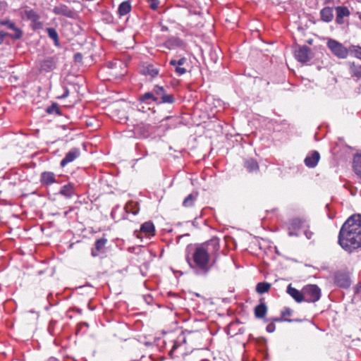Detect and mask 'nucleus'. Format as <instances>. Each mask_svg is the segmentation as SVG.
<instances>
[{"label":"nucleus","mask_w":361,"mask_h":361,"mask_svg":"<svg viewBox=\"0 0 361 361\" xmlns=\"http://www.w3.org/2000/svg\"><path fill=\"white\" fill-rule=\"evenodd\" d=\"M219 249L216 240H211L202 244L189 245L185 249V260L192 272L200 276H206L211 270L213 255Z\"/></svg>","instance_id":"f257e3e1"},{"label":"nucleus","mask_w":361,"mask_h":361,"mask_svg":"<svg viewBox=\"0 0 361 361\" xmlns=\"http://www.w3.org/2000/svg\"><path fill=\"white\" fill-rule=\"evenodd\" d=\"M338 243L348 253L361 247V214H353L344 222L338 233Z\"/></svg>","instance_id":"f03ea898"},{"label":"nucleus","mask_w":361,"mask_h":361,"mask_svg":"<svg viewBox=\"0 0 361 361\" xmlns=\"http://www.w3.org/2000/svg\"><path fill=\"white\" fill-rule=\"evenodd\" d=\"M190 352L186 349V338L184 334H180L174 341L173 347L169 352L171 357H184Z\"/></svg>","instance_id":"7ed1b4c3"},{"label":"nucleus","mask_w":361,"mask_h":361,"mask_svg":"<svg viewBox=\"0 0 361 361\" xmlns=\"http://www.w3.org/2000/svg\"><path fill=\"white\" fill-rule=\"evenodd\" d=\"M304 302H315L321 298V289L313 284L303 287Z\"/></svg>","instance_id":"20e7f679"},{"label":"nucleus","mask_w":361,"mask_h":361,"mask_svg":"<svg viewBox=\"0 0 361 361\" xmlns=\"http://www.w3.org/2000/svg\"><path fill=\"white\" fill-rule=\"evenodd\" d=\"M327 47L332 54L339 59H345L348 55V50L339 42L329 39L326 43Z\"/></svg>","instance_id":"39448f33"},{"label":"nucleus","mask_w":361,"mask_h":361,"mask_svg":"<svg viewBox=\"0 0 361 361\" xmlns=\"http://www.w3.org/2000/svg\"><path fill=\"white\" fill-rule=\"evenodd\" d=\"M169 65L173 67V71L178 76L184 75L187 72V67L189 64L185 57L178 59H172L169 61Z\"/></svg>","instance_id":"423d86ee"},{"label":"nucleus","mask_w":361,"mask_h":361,"mask_svg":"<svg viewBox=\"0 0 361 361\" xmlns=\"http://www.w3.org/2000/svg\"><path fill=\"white\" fill-rule=\"evenodd\" d=\"M310 228V226L305 220L295 218L290 221L288 225V235L290 236H298V231L301 228Z\"/></svg>","instance_id":"0eeeda50"},{"label":"nucleus","mask_w":361,"mask_h":361,"mask_svg":"<svg viewBox=\"0 0 361 361\" xmlns=\"http://www.w3.org/2000/svg\"><path fill=\"white\" fill-rule=\"evenodd\" d=\"M295 59L302 63L310 61L313 57L311 49L306 45L299 47L295 51Z\"/></svg>","instance_id":"6e6552de"},{"label":"nucleus","mask_w":361,"mask_h":361,"mask_svg":"<svg viewBox=\"0 0 361 361\" xmlns=\"http://www.w3.org/2000/svg\"><path fill=\"white\" fill-rule=\"evenodd\" d=\"M334 283L341 288H347L350 286L351 281L349 274L344 271H337L334 276Z\"/></svg>","instance_id":"1a4fd4ad"},{"label":"nucleus","mask_w":361,"mask_h":361,"mask_svg":"<svg viewBox=\"0 0 361 361\" xmlns=\"http://www.w3.org/2000/svg\"><path fill=\"white\" fill-rule=\"evenodd\" d=\"M107 239L105 237H102L96 240L94 247L92 248L91 255L93 257H98L101 254L105 252V246L107 243Z\"/></svg>","instance_id":"9d476101"},{"label":"nucleus","mask_w":361,"mask_h":361,"mask_svg":"<svg viewBox=\"0 0 361 361\" xmlns=\"http://www.w3.org/2000/svg\"><path fill=\"white\" fill-rule=\"evenodd\" d=\"M23 18H27L30 20L35 26L36 28L41 27V23L39 22V16L33 9H25L21 12Z\"/></svg>","instance_id":"9b49d317"},{"label":"nucleus","mask_w":361,"mask_h":361,"mask_svg":"<svg viewBox=\"0 0 361 361\" xmlns=\"http://www.w3.org/2000/svg\"><path fill=\"white\" fill-rule=\"evenodd\" d=\"M80 155V150L77 147L71 149L66 154L65 157L61 161V167L66 166L68 164L73 161Z\"/></svg>","instance_id":"f8f14e48"},{"label":"nucleus","mask_w":361,"mask_h":361,"mask_svg":"<svg viewBox=\"0 0 361 361\" xmlns=\"http://www.w3.org/2000/svg\"><path fill=\"white\" fill-rule=\"evenodd\" d=\"M336 23L342 25L345 23L344 18L348 17L350 14L349 9L345 6H336Z\"/></svg>","instance_id":"ddd939ff"},{"label":"nucleus","mask_w":361,"mask_h":361,"mask_svg":"<svg viewBox=\"0 0 361 361\" xmlns=\"http://www.w3.org/2000/svg\"><path fill=\"white\" fill-rule=\"evenodd\" d=\"M1 25L6 26L8 29L12 30L14 31L13 34H10L9 37H11L12 39H20L22 37L23 32L20 29L18 28L16 26V24L9 20H4L1 21Z\"/></svg>","instance_id":"4468645a"},{"label":"nucleus","mask_w":361,"mask_h":361,"mask_svg":"<svg viewBox=\"0 0 361 361\" xmlns=\"http://www.w3.org/2000/svg\"><path fill=\"white\" fill-rule=\"evenodd\" d=\"M287 293L291 296L294 300L298 303L304 302L303 288L302 290H299L289 284L286 290Z\"/></svg>","instance_id":"2eb2a0df"},{"label":"nucleus","mask_w":361,"mask_h":361,"mask_svg":"<svg viewBox=\"0 0 361 361\" xmlns=\"http://www.w3.org/2000/svg\"><path fill=\"white\" fill-rule=\"evenodd\" d=\"M320 159L319 153L317 151L311 152L305 159L304 162L306 166L314 168Z\"/></svg>","instance_id":"dca6fc26"},{"label":"nucleus","mask_w":361,"mask_h":361,"mask_svg":"<svg viewBox=\"0 0 361 361\" xmlns=\"http://www.w3.org/2000/svg\"><path fill=\"white\" fill-rule=\"evenodd\" d=\"M40 182L43 185H50L56 182V175L51 171H44L41 173Z\"/></svg>","instance_id":"f3484780"},{"label":"nucleus","mask_w":361,"mask_h":361,"mask_svg":"<svg viewBox=\"0 0 361 361\" xmlns=\"http://www.w3.org/2000/svg\"><path fill=\"white\" fill-rule=\"evenodd\" d=\"M56 61L53 57H48L44 59L40 63V71L50 72L55 68Z\"/></svg>","instance_id":"a211bd4d"},{"label":"nucleus","mask_w":361,"mask_h":361,"mask_svg":"<svg viewBox=\"0 0 361 361\" xmlns=\"http://www.w3.org/2000/svg\"><path fill=\"white\" fill-rule=\"evenodd\" d=\"M59 193L66 198H71L75 194V185L73 183H68L61 187Z\"/></svg>","instance_id":"6ab92c4d"},{"label":"nucleus","mask_w":361,"mask_h":361,"mask_svg":"<svg viewBox=\"0 0 361 361\" xmlns=\"http://www.w3.org/2000/svg\"><path fill=\"white\" fill-rule=\"evenodd\" d=\"M183 42L178 37H171L165 42V46L169 49H173L177 47H181L183 45Z\"/></svg>","instance_id":"aec40b11"},{"label":"nucleus","mask_w":361,"mask_h":361,"mask_svg":"<svg viewBox=\"0 0 361 361\" xmlns=\"http://www.w3.org/2000/svg\"><path fill=\"white\" fill-rule=\"evenodd\" d=\"M267 312V307L265 302L261 300L260 303L255 308V316L256 318L262 319Z\"/></svg>","instance_id":"412c9836"},{"label":"nucleus","mask_w":361,"mask_h":361,"mask_svg":"<svg viewBox=\"0 0 361 361\" xmlns=\"http://www.w3.org/2000/svg\"><path fill=\"white\" fill-rule=\"evenodd\" d=\"M321 19L326 22L329 23L333 20L334 13L333 8L331 7H324L320 11Z\"/></svg>","instance_id":"4be33fe9"},{"label":"nucleus","mask_w":361,"mask_h":361,"mask_svg":"<svg viewBox=\"0 0 361 361\" xmlns=\"http://www.w3.org/2000/svg\"><path fill=\"white\" fill-rule=\"evenodd\" d=\"M140 101L147 104L151 103V101L159 103V97L155 96L153 90L152 92H145L140 96Z\"/></svg>","instance_id":"5701e85b"},{"label":"nucleus","mask_w":361,"mask_h":361,"mask_svg":"<svg viewBox=\"0 0 361 361\" xmlns=\"http://www.w3.org/2000/svg\"><path fill=\"white\" fill-rule=\"evenodd\" d=\"M244 166L250 173H254L259 171V164L257 161L252 158L246 159L244 162Z\"/></svg>","instance_id":"b1692460"},{"label":"nucleus","mask_w":361,"mask_h":361,"mask_svg":"<svg viewBox=\"0 0 361 361\" xmlns=\"http://www.w3.org/2000/svg\"><path fill=\"white\" fill-rule=\"evenodd\" d=\"M353 168L355 173L361 179V154H357L354 156Z\"/></svg>","instance_id":"393cba45"},{"label":"nucleus","mask_w":361,"mask_h":361,"mask_svg":"<svg viewBox=\"0 0 361 361\" xmlns=\"http://www.w3.org/2000/svg\"><path fill=\"white\" fill-rule=\"evenodd\" d=\"M159 73V69L153 64H148L143 68L142 73L145 75H149L151 78H155Z\"/></svg>","instance_id":"a878e982"},{"label":"nucleus","mask_w":361,"mask_h":361,"mask_svg":"<svg viewBox=\"0 0 361 361\" xmlns=\"http://www.w3.org/2000/svg\"><path fill=\"white\" fill-rule=\"evenodd\" d=\"M54 13L56 15H63L66 17L73 16V11L64 5L54 7Z\"/></svg>","instance_id":"bb28decb"},{"label":"nucleus","mask_w":361,"mask_h":361,"mask_svg":"<svg viewBox=\"0 0 361 361\" xmlns=\"http://www.w3.org/2000/svg\"><path fill=\"white\" fill-rule=\"evenodd\" d=\"M131 11V4L130 1H123L118 8V13L121 16H123L129 13Z\"/></svg>","instance_id":"cd10ccee"},{"label":"nucleus","mask_w":361,"mask_h":361,"mask_svg":"<svg viewBox=\"0 0 361 361\" xmlns=\"http://www.w3.org/2000/svg\"><path fill=\"white\" fill-rule=\"evenodd\" d=\"M140 231L149 235H154L155 228L152 222L146 221L141 226Z\"/></svg>","instance_id":"c85d7f7f"},{"label":"nucleus","mask_w":361,"mask_h":361,"mask_svg":"<svg viewBox=\"0 0 361 361\" xmlns=\"http://www.w3.org/2000/svg\"><path fill=\"white\" fill-rule=\"evenodd\" d=\"M47 35L50 39L54 41V45L59 47L60 45L59 35L56 30V29L53 27H47L46 29Z\"/></svg>","instance_id":"c756f323"},{"label":"nucleus","mask_w":361,"mask_h":361,"mask_svg":"<svg viewBox=\"0 0 361 361\" xmlns=\"http://www.w3.org/2000/svg\"><path fill=\"white\" fill-rule=\"evenodd\" d=\"M125 209H126V212L131 213L133 215H136L139 212V210H140L138 204L137 202H135L133 201L128 202L126 204Z\"/></svg>","instance_id":"7c9ffc66"},{"label":"nucleus","mask_w":361,"mask_h":361,"mask_svg":"<svg viewBox=\"0 0 361 361\" xmlns=\"http://www.w3.org/2000/svg\"><path fill=\"white\" fill-rule=\"evenodd\" d=\"M350 71L352 76L357 79L361 78V65L352 63L350 66Z\"/></svg>","instance_id":"2f4dec72"},{"label":"nucleus","mask_w":361,"mask_h":361,"mask_svg":"<svg viewBox=\"0 0 361 361\" xmlns=\"http://www.w3.org/2000/svg\"><path fill=\"white\" fill-rule=\"evenodd\" d=\"M197 193H191L188 195L183 202V206L185 207H190L194 204V202L197 200Z\"/></svg>","instance_id":"473e14b6"},{"label":"nucleus","mask_w":361,"mask_h":361,"mask_svg":"<svg viewBox=\"0 0 361 361\" xmlns=\"http://www.w3.org/2000/svg\"><path fill=\"white\" fill-rule=\"evenodd\" d=\"M271 284L267 282H260L257 284L256 290L259 294H263L269 291Z\"/></svg>","instance_id":"72a5a7b5"},{"label":"nucleus","mask_w":361,"mask_h":361,"mask_svg":"<svg viewBox=\"0 0 361 361\" xmlns=\"http://www.w3.org/2000/svg\"><path fill=\"white\" fill-rule=\"evenodd\" d=\"M174 102H175V98L173 94H168L165 93L163 95L161 100H159L158 104H161V103L173 104Z\"/></svg>","instance_id":"f704fd0d"},{"label":"nucleus","mask_w":361,"mask_h":361,"mask_svg":"<svg viewBox=\"0 0 361 361\" xmlns=\"http://www.w3.org/2000/svg\"><path fill=\"white\" fill-rule=\"evenodd\" d=\"M153 92L157 97H159V100H161L163 95L166 93V90L163 87L155 85L153 88Z\"/></svg>","instance_id":"c9c22d12"},{"label":"nucleus","mask_w":361,"mask_h":361,"mask_svg":"<svg viewBox=\"0 0 361 361\" xmlns=\"http://www.w3.org/2000/svg\"><path fill=\"white\" fill-rule=\"evenodd\" d=\"M47 112L48 114H60L59 109L56 104H53L50 106L47 107Z\"/></svg>","instance_id":"e433bc0d"},{"label":"nucleus","mask_w":361,"mask_h":361,"mask_svg":"<svg viewBox=\"0 0 361 361\" xmlns=\"http://www.w3.org/2000/svg\"><path fill=\"white\" fill-rule=\"evenodd\" d=\"M361 299V283L354 288V300Z\"/></svg>","instance_id":"4c0bfd02"},{"label":"nucleus","mask_w":361,"mask_h":361,"mask_svg":"<svg viewBox=\"0 0 361 361\" xmlns=\"http://www.w3.org/2000/svg\"><path fill=\"white\" fill-rule=\"evenodd\" d=\"M149 5L152 10L156 11L159 5V0H149Z\"/></svg>","instance_id":"58836bf2"},{"label":"nucleus","mask_w":361,"mask_h":361,"mask_svg":"<svg viewBox=\"0 0 361 361\" xmlns=\"http://www.w3.org/2000/svg\"><path fill=\"white\" fill-rule=\"evenodd\" d=\"M292 314V310L290 308H285L281 312V317L283 318L285 321H290V319H288L286 318V317H289Z\"/></svg>","instance_id":"ea45409f"},{"label":"nucleus","mask_w":361,"mask_h":361,"mask_svg":"<svg viewBox=\"0 0 361 361\" xmlns=\"http://www.w3.org/2000/svg\"><path fill=\"white\" fill-rule=\"evenodd\" d=\"M304 234L308 240L312 239L314 236V233L307 227L304 228Z\"/></svg>","instance_id":"a19ab883"},{"label":"nucleus","mask_w":361,"mask_h":361,"mask_svg":"<svg viewBox=\"0 0 361 361\" xmlns=\"http://www.w3.org/2000/svg\"><path fill=\"white\" fill-rule=\"evenodd\" d=\"M276 329V326L274 323H270L267 326L266 330L269 333H273Z\"/></svg>","instance_id":"79ce46f5"},{"label":"nucleus","mask_w":361,"mask_h":361,"mask_svg":"<svg viewBox=\"0 0 361 361\" xmlns=\"http://www.w3.org/2000/svg\"><path fill=\"white\" fill-rule=\"evenodd\" d=\"M355 56L361 59V47H357L355 49Z\"/></svg>","instance_id":"37998d69"},{"label":"nucleus","mask_w":361,"mask_h":361,"mask_svg":"<svg viewBox=\"0 0 361 361\" xmlns=\"http://www.w3.org/2000/svg\"><path fill=\"white\" fill-rule=\"evenodd\" d=\"M69 95V91L68 88H64V92L63 94L60 97L61 99H65Z\"/></svg>","instance_id":"c03bdc74"},{"label":"nucleus","mask_w":361,"mask_h":361,"mask_svg":"<svg viewBox=\"0 0 361 361\" xmlns=\"http://www.w3.org/2000/svg\"><path fill=\"white\" fill-rule=\"evenodd\" d=\"M9 35L10 34L3 32V31L0 32V36H1L3 39H4L6 36H9Z\"/></svg>","instance_id":"a18cd8bd"},{"label":"nucleus","mask_w":361,"mask_h":361,"mask_svg":"<svg viewBox=\"0 0 361 361\" xmlns=\"http://www.w3.org/2000/svg\"><path fill=\"white\" fill-rule=\"evenodd\" d=\"M81 57H82V56H81V54H80V53H77V54H75V59H77V58H81Z\"/></svg>","instance_id":"49530a36"},{"label":"nucleus","mask_w":361,"mask_h":361,"mask_svg":"<svg viewBox=\"0 0 361 361\" xmlns=\"http://www.w3.org/2000/svg\"><path fill=\"white\" fill-rule=\"evenodd\" d=\"M71 211H72L71 208L69 209V211H66V212H64V216H66L68 214V212H71Z\"/></svg>","instance_id":"de8ad7c7"},{"label":"nucleus","mask_w":361,"mask_h":361,"mask_svg":"<svg viewBox=\"0 0 361 361\" xmlns=\"http://www.w3.org/2000/svg\"><path fill=\"white\" fill-rule=\"evenodd\" d=\"M4 41V39L2 38L1 36H0V44H1Z\"/></svg>","instance_id":"09e8293b"},{"label":"nucleus","mask_w":361,"mask_h":361,"mask_svg":"<svg viewBox=\"0 0 361 361\" xmlns=\"http://www.w3.org/2000/svg\"><path fill=\"white\" fill-rule=\"evenodd\" d=\"M274 320H275V321H280L281 319H275Z\"/></svg>","instance_id":"8fccbe9b"}]
</instances>
